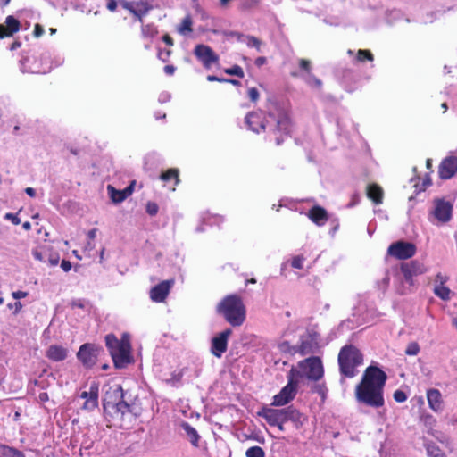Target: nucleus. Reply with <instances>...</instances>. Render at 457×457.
Returning a JSON list of instances; mask_svg holds the SVG:
<instances>
[{
  "label": "nucleus",
  "mask_w": 457,
  "mask_h": 457,
  "mask_svg": "<svg viewBox=\"0 0 457 457\" xmlns=\"http://www.w3.org/2000/svg\"><path fill=\"white\" fill-rule=\"evenodd\" d=\"M248 129L254 133H267L270 141L280 145L290 137L292 120L289 112L278 105L270 110L265 116L262 112H250L245 118Z\"/></svg>",
  "instance_id": "obj_1"
},
{
  "label": "nucleus",
  "mask_w": 457,
  "mask_h": 457,
  "mask_svg": "<svg viewBox=\"0 0 457 457\" xmlns=\"http://www.w3.org/2000/svg\"><path fill=\"white\" fill-rule=\"evenodd\" d=\"M387 375L377 366L370 365L363 372L362 378L354 390L359 403L371 408H380L385 404L384 387Z\"/></svg>",
  "instance_id": "obj_2"
},
{
  "label": "nucleus",
  "mask_w": 457,
  "mask_h": 457,
  "mask_svg": "<svg viewBox=\"0 0 457 457\" xmlns=\"http://www.w3.org/2000/svg\"><path fill=\"white\" fill-rule=\"evenodd\" d=\"M217 312L233 327L241 326L246 318V309L237 295L225 296L218 304Z\"/></svg>",
  "instance_id": "obj_3"
},
{
  "label": "nucleus",
  "mask_w": 457,
  "mask_h": 457,
  "mask_svg": "<svg viewBox=\"0 0 457 457\" xmlns=\"http://www.w3.org/2000/svg\"><path fill=\"white\" fill-rule=\"evenodd\" d=\"M340 375L352 378L358 373V367L363 364V354L360 349L352 345L341 347L337 356Z\"/></svg>",
  "instance_id": "obj_4"
},
{
  "label": "nucleus",
  "mask_w": 457,
  "mask_h": 457,
  "mask_svg": "<svg viewBox=\"0 0 457 457\" xmlns=\"http://www.w3.org/2000/svg\"><path fill=\"white\" fill-rule=\"evenodd\" d=\"M299 377H301V373L295 368H292L289 370L287 376L288 382L278 394L273 396L271 406H284L295 397Z\"/></svg>",
  "instance_id": "obj_5"
},
{
  "label": "nucleus",
  "mask_w": 457,
  "mask_h": 457,
  "mask_svg": "<svg viewBox=\"0 0 457 457\" xmlns=\"http://www.w3.org/2000/svg\"><path fill=\"white\" fill-rule=\"evenodd\" d=\"M298 367L309 380L319 381L324 376L323 363L318 356L308 357L299 361Z\"/></svg>",
  "instance_id": "obj_6"
},
{
  "label": "nucleus",
  "mask_w": 457,
  "mask_h": 457,
  "mask_svg": "<svg viewBox=\"0 0 457 457\" xmlns=\"http://www.w3.org/2000/svg\"><path fill=\"white\" fill-rule=\"evenodd\" d=\"M101 354H104L103 347L95 344L86 343L80 345L77 353V358L85 368L91 369L96 364Z\"/></svg>",
  "instance_id": "obj_7"
},
{
  "label": "nucleus",
  "mask_w": 457,
  "mask_h": 457,
  "mask_svg": "<svg viewBox=\"0 0 457 457\" xmlns=\"http://www.w3.org/2000/svg\"><path fill=\"white\" fill-rule=\"evenodd\" d=\"M416 245L411 242L399 240L392 243L387 248V255L396 260H407L416 253Z\"/></svg>",
  "instance_id": "obj_8"
},
{
  "label": "nucleus",
  "mask_w": 457,
  "mask_h": 457,
  "mask_svg": "<svg viewBox=\"0 0 457 457\" xmlns=\"http://www.w3.org/2000/svg\"><path fill=\"white\" fill-rule=\"evenodd\" d=\"M119 3L122 8L129 11L140 23H143V18L153 9V5L146 0L137 2L120 0Z\"/></svg>",
  "instance_id": "obj_9"
},
{
  "label": "nucleus",
  "mask_w": 457,
  "mask_h": 457,
  "mask_svg": "<svg viewBox=\"0 0 457 457\" xmlns=\"http://www.w3.org/2000/svg\"><path fill=\"white\" fill-rule=\"evenodd\" d=\"M259 417L263 418L270 426L280 425L287 422V407L273 409L263 406L258 412Z\"/></svg>",
  "instance_id": "obj_10"
},
{
  "label": "nucleus",
  "mask_w": 457,
  "mask_h": 457,
  "mask_svg": "<svg viewBox=\"0 0 457 457\" xmlns=\"http://www.w3.org/2000/svg\"><path fill=\"white\" fill-rule=\"evenodd\" d=\"M130 350L131 346L129 338H124V344H121V345L116 350V353H112L111 354L116 369H123L132 361Z\"/></svg>",
  "instance_id": "obj_11"
},
{
  "label": "nucleus",
  "mask_w": 457,
  "mask_h": 457,
  "mask_svg": "<svg viewBox=\"0 0 457 457\" xmlns=\"http://www.w3.org/2000/svg\"><path fill=\"white\" fill-rule=\"evenodd\" d=\"M194 54L205 69H210L212 64L219 62V55L209 46L203 44L195 46Z\"/></svg>",
  "instance_id": "obj_12"
},
{
  "label": "nucleus",
  "mask_w": 457,
  "mask_h": 457,
  "mask_svg": "<svg viewBox=\"0 0 457 457\" xmlns=\"http://www.w3.org/2000/svg\"><path fill=\"white\" fill-rule=\"evenodd\" d=\"M231 334L232 330L230 328H227L212 339L211 353L215 357L220 358L222 354L227 352L228 340Z\"/></svg>",
  "instance_id": "obj_13"
},
{
  "label": "nucleus",
  "mask_w": 457,
  "mask_h": 457,
  "mask_svg": "<svg viewBox=\"0 0 457 457\" xmlns=\"http://www.w3.org/2000/svg\"><path fill=\"white\" fill-rule=\"evenodd\" d=\"M124 397L123 389L120 385H114L110 386L104 393L103 398V406L105 412H111V408H113L115 404L121 398Z\"/></svg>",
  "instance_id": "obj_14"
},
{
  "label": "nucleus",
  "mask_w": 457,
  "mask_h": 457,
  "mask_svg": "<svg viewBox=\"0 0 457 457\" xmlns=\"http://www.w3.org/2000/svg\"><path fill=\"white\" fill-rule=\"evenodd\" d=\"M98 395H99V385L96 382H93L90 385L88 391H83L80 394V397L85 399L82 405V409L86 411H93L98 406Z\"/></svg>",
  "instance_id": "obj_15"
},
{
  "label": "nucleus",
  "mask_w": 457,
  "mask_h": 457,
  "mask_svg": "<svg viewBox=\"0 0 457 457\" xmlns=\"http://www.w3.org/2000/svg\"><path fill=\"white\" fill-rule=\"evenodd\" d=\"M427 270L425 265L419 261H411L410 262H404L401 264V271L403 274L404 279L412 285V278L425 273Z\"/></svg>",
  "instance_id": "obj_16"
},
{
  "label": "nucleus",
  "mask_w": 457,
  "mask_h": 457,
  "mask_svg": "<svg viewBox=\"0 0 457 457\" xmlns=\"http://www.w3.org/2000/svg\"><path fill=\"white\" fill-rule=\"evenodd\" d=\"M174 284L173 279L163 280L154 286L150 291V298L153 302L162 303L167 298L172 286Z\"/></svg>",
  "instance_id": "obj_17"
},
{
  "label": "nucleus",
  "mask_w": 457,
  "mask_h": 457,
  "mask_svg": "<svg viewBox=\"0 0 457 457\" xmlns=\"http://www.w3.org/2000/svg\"><path fill=\"white\" fill-rule=\"evenodd\" d=\"M457 172V157L449 156L445 158L438 168V174L442 179H449Z\"/></svg>",
  "instance_id": "obj_18"
},
{
  "label": "nucleus",
  "mask_w": 457,
  "mask_h": 457,
  "mask_svg": "<svg viewBox=\"0 0 457 457\" xmlns=\"http://www.w3.org/2000/svg\"><path fill=\"white\" fill-rule=\"evenodd\" d=\"M21 29V22L12 15L5 18L4 24H0V38L12 37Z\"/></svg>",
  "instance_id": "obj_19"
},
{
  "label": "nucleus",
  "mask_w": 457,
  "mask_h": 457,
  "mask_svg": "<svg viewBox=\"0 0 457 457\" xmlns=\"http://www.w3.org/2000/svg\"><path fill=\"white\" fill-rule=\"evenodd\" d=\"M452 210L453 206L449 202L445 200H436L434 215L438 220L446 222L451 219Z\"/></svg>",
  "instance_id": "obj_20"
},
{
  "label": "nucleus",
  "mask_w": 457,
  "mask_h": 457,
  "mask_svg": "<svg viewBox=\"0 0 457 457\" xmlns=\"http://www.w3.org/2000/svg\"><path fill=\"white\" fill-rule=\"evenodd\" d=\"M307 216L314 224L319 227L325 225L328 220V212L325 208L320 205L312 206L309 210Z\"/></svg>",
  "instance_id": "obj_21"
},
{
  "label": "nucleus",
  "mask_w": 457,
  "mask_h": 457,
  "mask_svg": "<svg viewBox=\"0 0 457 457\" xmlns=\"http://www.w3.org/2000/svg\"><path fill=\"white\" fill-rule=\"evenodd\" d=\"M427 400L428 406L436 412L441 411L444 407L442 395L438 389L431 388L427 391Z\"/></svg>",
  "instance_id": "obj_22"
},
{
  "label": "nucleus",
  "mask_w": 457,
  "mask_h": 457,
  "mask_svg": "<svg viewBox=\"0 0 457 457\" xmlns=\"http://www.w3.org/2000/svg\"><path fill=\"white\" fill-rule=\"evenodd\" d=\"M318 348L317 342L310 336L302 337L297 349L295 351L302 356L314 353Z\"/></svg>",
  "instance_id": "obj_23"
},
{
  "label": "nucleus",
  "mask_w": 457,
  "mask_h": 457,
  "mask_svg": "<svg viewBox=\"0 0 457 457\" xmlns=\"http://www.w3.org/2000/svg\"><path fill=\"white\" fill-rule=\"evenodd\" d=\"M68 356V350L60 345H51L46 351V357L53 361H64Z\"/></svg>",
  "instance_id": "obj_24"
},
{
  "label": "nucleus",
  "mask_w": 457,
  "mask_h": 457,
  "mask_svg": "<svg viewBox=\"0 0 457 457\" xmlns=\"http://www.w3.org/2000/svg\"><path fill=\"white\" fill-rule=\"evenodd\" d=\"M160 179L165 183V185L170 184V189L175 190L176 186L180 182L179 170L177 168H170L166 171L162 172Z\"/></svg>",
  "instance_id": "obj_25"
},
{
  "label": "nucleus",
  "mask_w": 457,
  "mask_h": 457,
  "mask_svg": "<svg viewBox=\"0 0 457 457\" xmlns=\"http://www.w3.org/2000/svg\"><path fill=\"white\" fill-rule=\"evenodd\" d=\"M306 420V416L294 406L291 405L287 407V422L291 421L296 428H300Z\"/></svg>",
  "instance_id": "obj_26"
},
{
  "label": "nucleus",
  "mask_w": 457,
  "mask_h": 457,
  "mask_svg": "<svg viewBox=\"0 0 457 457\" xmlns=\"http://www.w3.org/2000/svg\"><path fill=\"white\" fill-rule=\"evenodd\" d=\"M367 197L375 204H380L383 202V189L377 184H369L367 186Z\"/></svg>",
  "instance_id": "obj_27"
},
{
  "label": "nucleus",
  "mask_w": 457,
  "mask_h": 457,
  "mask_svg": "<svg viewBox=\"0 0 457 457\" xmlns=\"http://www.w3.org/2000/svg\"><path fill=\"white\" fill-rule=\"evenodd\" d=\"M141 36L151 43V41L158 35V29L154 23H141ZM150 44L145 45V48H150Z\"/></svg>",
  "instance_id": "obj_28"
},
{
  "label": "nucleus",
  "mask_w": 457,
  "mask_h": 457,
  "mask_svg": "<svg viewBox=\"0 0 457 457\" xmlns=\"http://www.w3.org/2000/svg\"><path fill=\"white\" fill-rule=\"evenodd\" d=\"M130 411L131 406L121 398L113 408H111V412L109 413L111 415H116L120 419H123L124 415Z\"/></svg>",
  "instance_id": "obj_29"
},
{
  "label": "nucleus",
  "mask_w": 457,
  "mask_h": 457,
  "mask_svg": "<svg viewBox=\"0 0 457 457\" xmlns=\"http://www.w3.org/2000/svg\"><path fill=\"white\" fill-rule=\"evenodd\" d=\"M124 338H129L126 335H123L122 338L119 340L114 334H108L105 337V345L109 350L110 354L116 353V350L124 344Z\"/></svg>",
  "instance_id": "obj_30"
},
{
  "label": "nucleus",
  "mask_w": 457,
  "mask_h": 457,
  "mask_svg": "<svg viewBox=\"0 0 457 457\" xmlns=\"http://www.w3.org/2000/svg\"><path fill=\"white\" fill-rule=\"evenodd\" d=\"M108 193L110 194L111 199L113 203L119 204L123 202L129 195L127 193L126 188L123 190H118L114 187L108 185L107 187Z\"/></svg>",
  "instance_id": "obj_31"
},
{
  "label": "nucleus",
  "mask_w": 457,
  "mask_h": 457,
  "mask_svg": "<svg viewBox=\"0 0 457 457\" xmlns=\"http://www.w3.org/2000/svg\"><path fill=\"white\" fill-rule=\"evenodd\" d=\"M181 427L184 429V431L186 432V434L187 435V436L189 437L191 444L194 446H198L200 436H199L198 432L196 431V429L195 428H193L187 422H183Z\"/></svg>",
  "instance_id": "obj_32"
},
{
  "label": "nucleus",
  "mask_w": 457,
  "mask_h": 457,
  "mask_svg": "<svg viewBox=\"0 0 457 457\" xmlns=\"http://www.w3.org/2000/svg\"><path fill=\"white\" fill-rule=\"evenodd\" d=\"M445 283V279L441 280V284L435 287L434 294L436 296H438L440 299H442L444 301H447L450 299L451 290L444 285Z\"/></svg>",
  "instance_id": "obj_33"
},
{
  "label": "nucleus",
  "mask_w": 457,
  "mask_h": 457,
  "mask_svg": "<svg viewBox=\"0 0 457 457\" xmlns=\"http://www.w3.org/2000/svg\"><path fill=\"white\" fill-rule=\"evenodd\" d=\"M0 450L4 457H25L21 451L4 444L0 445Z\"/></svg>",
  "instance_id": "obj_34"
},
{
  "label": "nucleus",
  "mask_w": 457,
  "mask_h": 457,
  "mask_svg": "<svg viewBox=\"0 0 457 457\" xmlns=\"http://www.w3.org/2000/svg\"><path fill=\"white\" fill-rule=\"evenodd\" d=\"M355 60L358 62H373L374 55L370 50L359 49L356 53Z\"/></svg>",
  "instance_id": "obj_35"
},
{
  "label": "nucleus",
  "mask_w": 457,
  "mask_h": 457,
  "mask_svg": "<svg viewBox=\"0 0 457 457\" xmlns=\"http://www.w3.org/2000/svg\"><path fill=\"white\" fill-rule=\"evenodd\" d=\"M426 451L429 457H446L445 453L436 445H426Z\"/></svg>",
  "instance_id": "obj_36"
},
{
  "label": "nucleus",
  "mask_w": 457,
  "mask_h": 457,
  "mask_svg": "<svg viewBox=\"0 0 457 457\" xmlns=\"http://www.w3.org/2000/svg\"><path fill=\"white\" fill-rule=\"evenodd\" d=\"M192 24H193V21H192L191 17L189 15L186 16L182 20V21H181V23H180V25H179V27L178 29L179 32L180 34H186V33L192 32V30H193L192 29Z\"/></svg>",
  "instance_id": "obj_37"
},
{
  "label": "nucleus",
  "mask_w": 457,
  "mask_h": 457,
  "mask_svg": "<svg viewBox=\"0 0 457 457\" xmlns=\"http://www.w3.org/2000/svg\"><path fill=\"white\" fill-rule=\"evenodd\" d=\"M224 72L228 75L237 76L240 79H243L245 77V72H244L243 69L237 64H236L230 68H226L224 70Z\"/></svg>",
  "instance_id": "obj_38"
},
{
  "label": "nucleus",
  "mask_w": 457,
  "mask_h": 457,
  "mask_svg": "<svg viewBox=\"0 0 457 457\" xmlns=\"http://www.w3.org/2000/svg\"><path fill=\"white\" fill-rule=\"evenodd\" d=\"M246 457H264L265 453L261 446H252L245 452Z\"/></svg>",
  "instance_id": "obj_39"
},
{
  "label": "nucleus",
  "mask_w": 457,
  "mask_h": 457,
  "mask_svg": "<svg viewBox=\"0 0 457 457\" xmlns=\"http://www.w3.org/2000/svg\"><path fill=\"white\" fill-rule=\"evenodd\" d=\"M420 345L417 342H411L408 344L405 349V354L410 356H415L420 353Z\"/></svg>",
  "instance_id": "obj_40"
},
{
  "label": "nucleus",
  "mask_w": 457,
  "mask_h": 457,
  "mask_svg": "<svg viewBox=\"0 0 457 457\" xmlns=\"http://www.w3.org/2000/svg\"><path fill=\"white\" fill-rule=\"evenodd\" d=\"M262 0H244L240 4V9L242 11H247L255 8L259 5Z\"/></svg>",
  "instance_id": "obj_41"
},
{
  "label": "nucleus",
  "mask_w": 457,
  "mask_h": 457,
  "mask_svg": "<svg viewBox=\"0 0 457 457\" xmlns=\"http://www.w3.org/2000/svg\"><path fill=\"white\" fill-rule=\"evenodd\" d=\"M304 261H305L304 256L295 255L291 260V267L294 269L302 270L303 268Z\"/></svg>",
  "instance_id": "obj_42"
},
{
  "label": "nucleus",
  "mask_w": 457,
  "mask_h": 457,
  "mask_svg": "<svg viewBox=\"0 0 457 457\" xmlns=\"http://www.w3.org/2000/svg\"><path fill=\"white\" fill-rule=\"evenodd\" d=\"M245 37H246V45L249 47H254L258 51H260L262 42H261V40L259 38H257L254 36H250V35L246 36Z\"/></svg>",
  "instance_id": "obj_43"
},
{
  "label": "nucleus",
  "mask_w": 457,
  "mask_h": 457,
  "mask_svg": "<svg viewBox=\"0 0 457 457\" xmlns=\"http://www.w3.org/2000/svg\"><path fill=\"white\" fill-rule=\"evenodd\" d=\"M393 398L397 403H403L407 400V395L403 390H395L393 394Z\"/></svg>",
  "instance_id": "obj_44"
},
{
  "label": "nucleus",
  "mask_w": 457,
  "mask_h": 457,
  "mask_svg": "<svg viewBox=\"0 0 457 457\" xmlns=\"http://www.w3.org/2000/svg\"><path fill=\"white\" fill-rule=\"evenodd\" d=\"M45 249L42 247H37L32 250V255L33 257L39 261V262H45L44 254H45Z\"/></svg>",
  "instance_id": "obj_45"
},
{
  "label": "nucleus",
  "mask_w": 457,
  "mask_h": 457,
  "mask_svg": "<svg viewBox=\"0 0 457 457\" xmlns=\"http://www.w3.org/2000/svg\"><path fill=\"white\" fill-rule=\"evenodd\" d=\"M247 95L249 99L253 103H256L259 100L260 94L256 87L249 88L247 91Z\"/></svg>",
  "instance_id": "obj_46"
},
{
  "label": "nucleus",
  "mask_w": 457,
  "mask_h": 457,
  "mask_svg": "<svg viewBox=\"0 0 457 457\" xmlns=\"http://www.w3.org/2000/svg\"><path fill=\"white\" fill-rule=\"evenodd\" d=\"M159 207L157 204L154 202H148L146 204V212L151 216L155 215L158 212Z\"/></svg>",
  "instance_id": "obj_47"
},
{
  "label": "nucleus",
  "mask_w": 457,
  "mask_h": 457,
  "mask_svg": "<svg viewBox=\"0 0 457 457\" xmlns=\"http://www.w3.org/2000/svg\"><path fill=\"white\" fill-rule=\"evenodd\" d=\"M224 221V218L220 215H212L210 217L207 218V222L211 225L212 224H219L220 222H223Z\"/></svg>",
  "instance_id": "obj_48"
},
{
  "label": "nucleus",
  "mask_w": 457,
  "mask_h": 457,
  "mask_svg": "<svg viewBox=\"0 0 457 457\" xmlns=\"http://www.w3.org/2000/svg\"><path fill=\"white\" fill-rule=\"evenodd\" d=\"M171 54L170 50H160L158 53V57L163 62H166L169 61V58Z\"/></svg>",
  "instance_id": "obj_49"
},
{
  "label": "nucleus",
  "mask_w": 457,
  "mask_h": 457,
  "mask_svg": "<svg viewBox=\"0 0 457 457\" xmlns=\"http://www.w3.org/2000/svg\"><path fill=\"white\" fill-rule=\"evenodd\" d=\"M299 66L302 70L305 71L306 72L310 73L311 71V62L306 59H301L299 61Z\"/></svg>",
  "instance_id": "obj_50"
},
{
  "label": "nucleus",
  "mask_w": 457,
  "mask_h": 457,
  "mask_svg": "<svg viewBox=\"0 0 457 457\" xmlns=\"http://www.w3.org/2000/svg\"><path fill=\"white\" fill-rule=\"evenodd\" d=\"M4 218L6 220H11L12 222V224H14V225H19L21 223V220L17 216V214H13V213L9 212V213L5 214Z\"/></svg>",
  "instance_id": "obj_51"
},
{
  "label": "nucleus",
  "mask_w": 457,
  "mask_h": 457,
  "mask_svg": "<svg viewBox=\"0 0 457 457\" xmlns=\"http://www.w3.org/2000/svg\"><path fill=\"white\" fill-rule=\"evenodd\" d=\"M33 33L36 37H39L44 34V28L37 23L35 25Z\"/></svg>",
  "instance_id": "obj_52"
},
{
  "label": "nucleus",
  "mask_w": 457,
  "mask_h": 457,
  "mask_svg": "<svg viewBox=\"0 0 457 457\" xmlns=\"http://www.w3.org/2000/svg\"><path fill=\"white\" fill-rule=\"evenodd\" d=\"M61 268L65 271L68 272L71 270V262L68 260H62L61 262Z\"/></svg>",
  "instance_id": "obj_53"
},
{
  "label": "nucleus",
  "mask_w": 457,
  "mask_h": 457,
  "mask_svg": "<svg viewBox=\"0 0 457 457\" xmlns=\"http://www.w3.org/2000/svg\"><path fill=\"white\" fill-rule=\"evenodd\" d=\"M106 8L110 12H115L116 9H117V1L116 0H108L107 4H106Z\"/></svg>",
  "instance_id": "obj_54"
},
{
  "label": "nucleus",
  "mask_w": 457,
  "mask_h": 457,
  "mask_svg": "<svg viewBox=\"0 0 457 457\" xmlns=\"http://www.w3.org/2000/svg\"><path fill=\"white\" fill-rule=\"evenodd\" d=\"M316 392L319 393L324 398L326 396V393H327L326 386L324 384L318 385L316 386Z\"/></svg>",
  "instance_id": "obj_55"
},
{
  "label": "nucleus",
  "mask_w": 457,
  "mask_h": 457,
  "mask_svg": "<svg viewBox=\"0 0 457 457\" xmlns=\"http://www.w3.org/2000/svg\"><path fill=\"white\" fill-rule=\"evenodd\" d=\"M12 295L14 299H21V298L26 297L28 295V293L19 290V291L12 292Z\"/></svg>",
  "instance_id": "obj_56"
},
{
  "label": "nucleus",
  "mask_w": 457,
  "mask_h": 457,
  "mask_svg": "<svg viewBox=\"0 0 457 457\" xmlns=\"http://www.w3.org/2000/svg\"><path fill=\"white\" fill-rule=\"evenodd\" d=\"M162 41L170 46H173L174 44L172 37L169 34L162 36Z\"/></svg>",
  "instance_id": "obj_57"
},
{
  "label": "nucleus",
  "mask_w": 457,
  "mask_h": 457,
  "mask_svg": "<svg viewBox=\"0 0 457 457\" xmlns=\"http://www.w3.org/2000/svg\"><path fill=\"white\" fill-rule=\"evenodd\" d=\"M37 399L40 403H46L49 400V395L46 392H42L38 395Z\"/></svg>",
  "instance_id": "obj_58"
},
{
  "label": "nucleus",
  "mask_w": 457,
  "mask_h": 457,
  "mask_svg": "<svg viewBox=\"0 0 457 457\" xmlns=\"http://www.w3.org/2000/svg\"><path fill=\"white\" fill-rule=\"evenodd\" d=\"M266 61H267L266 57L260 56V57H257L255 59L254 63H255L256 66L261 67V66H262L263 64L266 63Z\"/></svg>",
  "instance_id": "obj_59"
},
{
  "label": "nucleus",
  "mask_w": 457,
  "mask_h": 457,
  "mask_svg": "<svg viewBox=\"0 0 457 457\" xmlns=\"http://www.w3.org/2000/svg\"><path fill=\"white\" fill-rule=\"evenodd\" d=\"M207 80L210 81V82H214V81H217V82H222V80H224V78H219L215 75H208L207 76Z\"/></svg>",
  "instance_id": "obj_60"
},
{
  "label": "nucleus",
  "mask_w": 457,
  "mask_h": 457,
  "mask_svg": "<svg viewBox=\"0 0 457 457\" xmlns=\"http://www.w3.org/2000/svg\"><path fill=\"white\" fill-rule=\"evenodd\" d=\"M164 71L168 75H173V73L175 71V67L173 65H166L164 67Z\"/></svg>",
  "instance_id": "obj_61"
},
{
  "label": "nucleus",
  "mask_w": 457,
  "mask_h": 457,
  "mask_svg": "<svg viewBox=\"0 0 457 457\" xmlns=\"http://www.w3.org/2000/svg\"><path fill=\"white\" fill-rule=\"evenodd\" d=\"M135 185H136V181L132 180L130 182V184L127 187H125L129 195H130L133 193Z\"/></svg>",
  "instance_id": "obj_62"
},
{
  "label": "nucleus",
  "mask_w": 457,
  "mask_h": 457,
  "mask_svg": "<svg viewBox=\"0 0 457 457\" xmlns=\"http://www.w3.org/2000/svg\"><path fill=\"white\" fill-rule=\"evenodd\" d=\"M96 232H97V229L96 228H92L91 230L88 231L87 233V237L89 240H94L96 237Z\"/></svg>",
  "instance_id": "obj_63"
},
{
  "label": "nucleus",
  "mask_w": 457,
  "mask_h": 457,
  "mask_svg": "<svg viewBox=\"0 0 457 457\" xmlns=\"http://www.w3.org/2000/svg\"><path fill=\"white\" fill-rule=\"evenodd\" d=\"M21 46V43L19 40L13 41L10 46V50L13 51L17 48H20Z\"/></svg>",
  "instance_id": "obj_64"
}]
</instances>
